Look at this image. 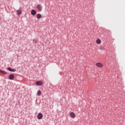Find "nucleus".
I'll use <instances>...</instances> for the list:
<instances>
[{"label":"nucleus","instance_id":"nucleus-12","mask_svg":"<svg viewBox=\"0 0 125 125\" xmlns=\"http://www.w3.org/2000/svg\"><path fill=\"white\" fill-rule=\"evenodd\" d=\"M96 43L98 44L101 43V40L100 39H97L96 41Z\"/></svg>","mask_w":125,"mask_h":125},{"label":"nucleus","instance_id":"nucleus-14","mask_svg":"<svg viewBox=\"0 0 125 125\" xmlns=\"http://www.w3.org/2000/svg\"><path fill=\"white\" fill-rule=\"evenodd\" d=\"M100 50H103V49H104V48H103V47H101L100 48Z\"/></svg>","mask_w":125,"mask_h":125},{"label":"nucleus","instance_id":"nucleus-13","mask_svg":"<svg viewBox=\"0 0 125 125\" xmlns=\"http://www.w3.org/2000/svg\"><path fill=\"white\" fill-rule=\"evenodd\" d=\"M42 95V92H41V91H39L38 92V96H40Z\"/></svg>","mask_w":125,"mask_h":125},{"label":"nucleus","instance_id":"nucleus-2","mask_svg":"<svg viewBox=\"0 0 125 125\" xmlns=\"http://www.w3.org/2000/svg\"><path fill=\"white\" fill-rule=\"evenodd\" d=\"M36 83L37 85H42L43 84V81H38L36 82Z\"/></svg>","mask_w":125,"mask_h":125},{"label":"nucleus","instance_id":"nucleus-3","mask_svg":"<svg viewBox=\"0 0 125 125\" xmlns=\"http://www.w3.org/2000/svg\"><path fill=\"white\" fill-rule=\"evenodd\" d=\"M69 116L71 117V118H72V119H74V118L76 117V114L74 112H71L69 114Z\"/></svg>","mask_w":125,"mask_h":125},{"label":"nucleus","instance_id":"nucleus-9","mask_svg":"<svg viewBox=\"0 0 125 125\" xmlns=\"http://www.w3.org/2000/svg\"><path fill=\"white\" fill-rule=\"evenodd\" d=\"M31 14L33 16L36 15V14H37V11L35 10H31Z\"/></svg>","mask_w":125,"mask_h":125},{"label":"nucleus","instance_id":"nucleus-5","mask_svg":"<svg viewBox=\"0 0 125 125\" xmlns=\"http://www.w3.org/2000/svg\"><path fill=\"white\" fill-rule=\"evenodd\" d=\"M38 120H42V114L39 113L38 115Z\"/></svg>","mask_w":125,"mask_h":125},{"label":"nucleus","instance_id":"nucleus-6","mask_svg":"<svg viewBox=\"0 0 125 125\" xmlns=\"http://www.w3.org/2000/svg\"><path fill=\"white\" fill-rule=\"evenodd\" d=\"M17 13L18 15H20L21 13H22V10H21V8H20L19 10L17 11Z\"/></svg>","mask_w":125,"mask_h":125},{"label":"nucleus","instance_id":"nucleus-8","mask_svg":"<svg viewBox=\"0 0 125 125\" xmlns=\"http://www.w3.org/2000/svg\"><path fill=\"white\" fill-rule=\"evenodd\" d=\"M37 8H38V10L39 11H42V7L41 5H38L37 6Z\"/></svg>","mask_w":125,"mask_h":125},{"label":"nucleus","instance_id":"nucleus-1","mask_svg":"<svg viewBox=\"0 0 125 125\" xmlns=\"http://www.w3.org/2000/svg\"><path fill=\"white\" fill-rule=\"evenodd\" d=\"M96 66L99 68H102V67H103V64L101 62H97L96 63Z\"/></svg>","mask_w":125,"mask_h":125},{"label":"nucleus","instance_id":"nucleus-4","mask_svg":"<svg viewBox=\"0 0 125 125\" xmlns=\"http://www.w3.org/2000/svg\"><path fill=\"white\" fill-rule=\"evenodd\" d=\"M7 69L8 70V71H10V72H16V69H12L10 67H8L7 68Z\"/></svg>","mask_w":125,"mask_h":125},{"label":"nucleus","instance_id":"nucleus-11","mask_svg":"<svg viewBox=\"0 0 125 125\" xmlns=\"http://www.w3.org/2000/svg\"><path fill=\"white\" fill-rule=\"evenodd\" d=\"M0 73H2V74H4L5 75H6L7 73L3 70L0 69Z\"/></svg>","mask_w":125,"mask_h":125},{"label":"nucleus","instance_id":"nucleus-7","mask_svg":"<svg viewBox=\"0 0 125 125\" xmlns=\"http://www.w3.org/2000/svg\"><path fill=\"white\" fill-rule=\"evenodd\" d=\"M9 80H14V75L10 74L9 76Z\"/></svg>","mask_w":125,"mask_h":125},{"label":"nucleus","instance_id":"nucleus-10","mask_svg":"<svg viewBox=\"0 0 125 125\" xmlns=\"http://www.w3.org/2000/svg\"><path fill=\"white\" fill-rule=\"evenodd\" d=\"M37 18L38 19H41L42 18V15L41 14H38L37 15Z\"/></svg>","mask_w":125,"mask_h":125}]
</instances>
